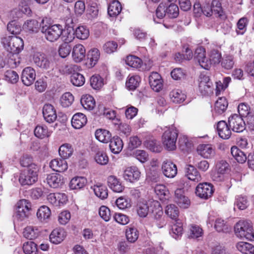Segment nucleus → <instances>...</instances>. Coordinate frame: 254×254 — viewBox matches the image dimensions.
Masks as SVG:
<instances>
[{
  "label": "nucleus",
  "instance_id": "obj_1",
  "mask_svg": "<svg viewBox=\"0 0 254 254\" xmlns=\"http://www.w3.org/2000/svg\"><path fill=\"white\" fill-rule=\"evenodd\" d=\"M138 215L141 217H145L150 213L153 218V224L157 228H161L166 224L163 217V212L160 202L157 200H149L140 202L137 209Z\"/></svg>",
  "mask_w": 254,
  "mask_h": 254
},
{
  "label": "nucleus",
  "instance_id": "obj_2",
  "mask_svg": "<svg viewBox=\"0 0 254 254\" xmlns=\"http://www.w3.org/2000/svg\"><path fill=\"white\" fill-rule=\"evenodd\" d=\"M41 32L45 38L50 42L57 41L64 32V28L61 24H47L43 20L40 25Z\"/></svg>",
  "mask_w": 254,
  "mask_h": 254
},
{
  "label": "nucleus",
  "instance_id": "obj_3",
  "mask_svg": "<svg viewBox=\"0 0 254 254\" xmlns=\"http://www.w3.org/2000/svg\"><path fill=\"white\" fill-rule=\"evenodd\" d=\"M1 43L5 49L12 54H18L24 47L22 39L16 36L4 37L1 40Z\"/></svg>",
  "mask_w": 254,
  "mask_h": 254
},
{
  "label": "nucleus",
  "instance_id": "obj_4",
  "mask_svg": "<svg viewBox=\"0 0 254 254\" xmlns=\"http://www.w3.org/2000/svg\"><path fill=\"white\" fill-rule=\"evenodd\" d=\"M234 230L237 237L246 238L249 240H254V233L251 222L247 221H239L234 226Z\"/></svg>",
  "mask_w": 254,
  "mask_h": 254
},
{
  "label": "nucleus",
  "instance_id": "obj_5",
  "mask_svg": "<svg viewBox=\"0 0 254 254\" xmlns=\"http://www.w3.org/2000/svg\"><path fill=\"white\" fill-rule=\"evenodd\" d=\"M177 130L174 128L167 129L162 135V142L165 148L169 151L176 149V141L178 138Z\"/></svg>",
  "mask_w": 254,
  "mask_h": 254
},
{
  "label": "nucleus",
  "instance_id": "obj_6",
  "mask_svg": "<svg viewBox=\"0 0 254 254\" xmlns=\"http://www.w3.org/2000/svg\"><path fill=\"white\" fill-rule=\"evenodd\" d=\"M32 169L24 170L20 173L18 180L21 186H31L37 181L39 169Z\"/></svg>",
  "mask_w": 254,
  "mask_h": 254
},
{
  "label": "nucleus",
  "instance_id": "obj_7",
  "mask_svg": "<svg viewBox=\"0 0 254 254\" xmlns=\"http://www.w3.org/2000/svg\"><path fill=\"white\" fill-rule=\"evenodd\" d=\"M214 192L213 185L210 183L199 184L196 188L195 193L201 198L207 199L210 197Z\"/></svg>",
  "mask_w": 254,
  "mask_h": 254
},
{
  "label": "nucleus",
  "instance_id": "obj_8",
  "mask_svg": "<svg viewBox=\"0 0 254 254\" xmlns=\"http://www.w3.org/2000/svg\"><path fill=\"white\" fill-rule=\"evenodd\" d=\"M35 65L43 70H47L51 67L52 62L49 57L44 53H36L32 57Z\"/></svg>",
  "mask_w": 254,
  "mask_h": 254
},
{
  "label": "nucleus",
  "instance_id": "obj_9",
  "mask_svg": "<svg viewBox=\"0 0 254 254\" xmlns=\"http://www.w3.org/2000/svg\"><path fill=\"white\" fill-rule=\"evenodd\" d=\"M229 127L236 132H242L246 129V124L243 119L237 114L232 115L228 120Z\"/></svg>",
  "mask_w": 254,
  "mask_h": 254
},
{
  "label": "nucleus",
  "instance_id": "obj_10",
  "mask_svg": "<svg viewBox=\"0 0 254 254\" xmlns=\"http://www.w3.org/2000/svg\"><path fill=\"white\" fill-rule=\"evenodd\" d=\"M216 171L212 176V179L216 182H221L224 180V175L229 170V165L225 160H220L216 165Z\"/></svg>",
  "mask_w": 254,
  "mask_h": 254
},
{
  "label": "nucleus",
  "instance_id": "obj_11",
  "mask_svg": "<svg viewBox=\"0 0 254 254\" xmlns=\"http://www.w3.org/2000/svg\"><path fill=\"white\" fill-rule=\"evenodd\" d=\"M194 58L200 66L205 69H208L210 67V61L206 57L205 50L202 47L196 49Z\"/></svg>",
  "mask_w": 254,
  "mask_h": 254
},
{
  "label": "nucleus",
  "instance_id": "obj_12",
  "mask_svg": "<svg viewBox=\"0 0 254 254\" xmlns=\"http://www.w3.org/2000/svg\"><path fill=\"white\" fill-rule=\"evenodd\" d=\"M212 85L209 76L206 75L200 76L198 88L202 95H208L212 93Z\"/></svg>",
  "mask_w": 254,
  "mask_h": 254
},
{
  "label": "nucleus",
  "instance_id": "obj_13",
  "mask_svg": "<svg viewBox=\"0 0 254 254\" xmlns=\"http://www.w3.org/2000/svg\"><path fill=\"white\" fill-rule=\"evenodd\" d=\"M162 170L164 176L169 178H174L177 174L176 165L170 161L166 160L163 162Z\"/></svg>",
  "mask_w": 254,
  "mask_h": 254
},
{
  "label": "nucleus",
  "instance_id": "obj_14",
  "mask_svg": "<svg viewBox=\"0 0 254 254\" xmlns=\"http://www.w3.org/2000/svg\"><path fill=\"white\" fill-rule=\"evenodd\" d=\"M175 201L181 208H187L190 205V200L184 194V189H177L175 192Z\"/></svg>",
  "mask_w": 254,
  "mask_h": 254
},
{
  "label": "nucleus",
  "instance_id": "obj_15",
  "mask_svg": "<svg viewBox=\"0 0 254 254\" xmlns=\"http://www.w3.org/2000/svg\"><path fill=\"white\" fill-rule=\"evenodd\" d=\"M36 72L31 67H25L21 74V80L24 84L26 86L31 85L35 79Z\"/></svg>",
  "mask_w": 254,
  "mask_h": 254
},
{
  "label": "nucleus",
  "instance_id": "obj_16",
  "mask_svg": "<svg viewBox=\"0 0 254 254\" xmlns=\"http://www.w3.org/2000/svg\"><path fill=\"white\" fill-rule=\"evenodd\" d=\"M43 114L44 119L49 123L54 122L57 118L54 107L49 104H46L44 106L43 108Z\"/></svg>",
  "mask_w": 254,
  "mask_h": 254
},
{
  "label": "nucleus",
  "instance_id": "obj_17",
  "mask_svg": "<svg viewBox=\"0 0 254 254\" xmlns=\"http://www.w3.org/2000/svg\"><path fill=\"white\" fill-rule=\"evenodd\" d=\"M140 172L136 167H130L127 168L124 171V178L130 182L133 183L139 180Z\"/></svg>",
  "mask_w": 254,
  "mask_h": 254
},
{
  "label": "nucleus",
  "instance_id": "obj_18",
  "mask_svg": "<svg viewBox=\"0 0 254 254\" xmlns=\"http://www.w3.org/2000/svg\"><path fill=\"white\" fill-rule=\"evenodd\" d=\"M149 83L152 89L156 92H159L163 87L161 76L156 72H152L149 76Z\"/></svg>",
  "mask_w": 254,
  "mask_h": 254
},
{
  "label": "nucleus",
  "instance_id": "obj_19",
  "mask_svg": "<svg viewBox=\"0 0 254 254\" xmlns=\"http://www.w3.org/2000/svg\"><path fill=\"white\" fill-rule=\"evenodd\" d=\"M46 182L51 188H58L64 183L63 177L58 173H52L47 175Z\"/></svg>",
  "mask_w": 254,
  "mask_h": 254
},
{
  "label": "nucleus",
  "instance_id": "obj_20",
  "mask_svg": "<svg viewBox=\"0 0 254 254\" xmlns=\"http://www.w3.org/2000/svg\"><path fill=\"white\" fill-rule=\"evenodd\" d=\"M50 167L53 170L59 172H64L68 168L67 162L63 158L52 160L50 163Z\"/></svg>",
  "mask_w": 254,
  "mask_h": 254
},
{
  "label": "nucleus",
  "instance_id": "obj_21",
  "mask_svg": "<svg viewBox=\"0 0 254 254\" xmlns=\"http://www.w3.org/2000/svg\"><path fill=\"white\" fill-rule=\"evenodd\" d=\"M185 176L188 179L195 182L201 180V176L196 169L192 165H187L185 168Z\"/></svg>",
  "mask_w": 254,
  "mask_h": 254
},
{
  "label": "nucleus",
  "instance_id": "obj_22",
  "mask_svg": "<svg viewBox=\"0 0 254 254\" xmlns=\"http://www.w3.org/2000/svg\"><path fill=\"white\" fill-rule=\"evenodd\" d=\"M217 129L218 133L221 138L227 139L230 137L231 131L225 121H219L217 123Z\"/></svg>",
  "mask_w": 254,
  "mask_h": 254
},
{
  "label": "nucleus",
  "instance_id": "obj_23",
  "mask_svg": "<svg viewBox=\"0 0 254 254\" xmlns=\"http://www.w3.org/2000/svg\"><path fill=\"white\" fill-rule=\"evenodd\" d=\"M86 50L81 44L75 45L72 50V56L76 63L82 61L85 57Z\"/></svg>",
  "mask_w": 254,
  "mask_h": 254
},
{
  "label": "nucleus",
  "instance_id": "obj_24",
  "mask_svg": "<svg viewBox=\"0 0 254 254\" xmlns=\"http://www.w3.org/2000/svg\"><path fill=\"white\" fill-rule=\"evenodd\" d=\"M87 118L82 113H78L73 115L71 120L72 127L76 129H79L84 126L87 123Z\"/></svg>",
  "mask_w": 254,
  "mask_h": 254
},
{
  "label": "nucleus",
  "instance_id": "obj_25",
  "mask_svg": "<svg viewBox=\"0 0 254 254\" xmlns=\"http://www.w3.org/2000/svg\"><path fill=\"white\" fill-rule=\"evenodd\" d=\"M198 154L204 158H209L215 154V150L209 144H200L197 148Z\"/></svg>",
  "mask_w": 254,
  "mask_h": 254
},
{
  "label": "nucleus",
  "instance_id": "obj_26",
  "mask_svg": "<svg viewBox=\"0 0 254 254\" xmlns=\"http://www.w3.org/2000/svg\"><path fill=\"white\" fill-rule=\"evenodd\" d=\"M108 185L116 192H121L125 189L120 180L114 176H110L108 178Z\"/></svg>",
  "mask_w": 254,
  "mask_h": 254
},
{
  "label": "nucleus",
  "instance_id": "obj_27",
  "mask_svg": "<svg viewBox=\"0 0 254 254\" xmlns=\"http://www.w3.org/2000/svg\"><path fill=\"white\" fill-rule=\"evenodd\" d=\"M123 146L122 140L118 136H114L110 140V149L114 154L119 153L122 150Z\"/></svg>",
  "mask_w": 254,
  "mask_h": 254
},
{
  "label": "nucleus",
  "instance_id": "obj_28",
  "mask_svg": "<svg viewBox=\"0 0 254 254\" xmlns=\"http://www.w3.org/2000/svg\"><path fill=\"white\" fill-rule=\"evenodd\" d=\"M65 237V232L62 229H54L50 235V241L55 244H58L62 242Z\"/></svg>",
  "mask_w": 254,
  "mask_h": 254
},
{
  "label": "nucleus",
  "instance_id": "obj_29",
  "mask_svg": "<svg viewBox=\"0 0 254 254\" xmlns=\"http://www.w3.org/2000/svg\"><path fill=\"white\" fill-rule=\"evenodd\" d=\"M211 8L212 13L216 17H219L221 19H225L226 18L225 12L222 7L221 3L218 0H213L211 2Z\"/></svg>",
  "mask_w": 254,
  "mask_h": 254
},
{
  "label": "nucleus",
  "instance_id": "obj_30",
  "mask_svg": "<svg viewBox=\"0 0 254 254\" xmlns=\"http://www.w3.org/2000/svg\"><path fill=\"white\" fill-rule=\"evenodd\" d=\"M170 234L175 239H178L183 233V224L180 220L172 222Z\"/></svg>",
  "mask_w": 254,
  "mask_h": 254
},
{
  "label": "nucleus",
  "instance_id": "obj_31",
  "mask_svg": "<svg viewBox=\"0 0 254 254\" xmlns=\"http://www.w3.org/2000/svg\"><path fill=\"white\" fill-rule=\"evenodd\" d=\"M20 164L23 167H27L26 170H32L33 168L38 169L37 165L33 162V157L30 155H23L20 159Z\"/></svg>",
  "mask_w": 254,
  "mask_h": 254
},
{
  "label": "nucleus",
  "instance_id": "obj_32",
  "mask_svg": "<svg viewBox=\"0 0 254 254\" xmlns=\"http://www.w3.org/2000/svg\"><path fill=\"white\" fill-rule=\"evenodd\" d=\"M87 183L86 179L83 177H76L72 179L69 183L71 190H78L83 188Z\"/></svg>",
  "mask_w": 254,
  "mask_h": 254
},
{
  "label": "nucleus",
  "instance_id": "obj_33",
  "mask_svg": "<svg viewBox=\"0 0 254 254\" xmlns=\"http://www.w3.org/2000/svg\"><path fill=\"white\" fill-rule=\"evenodd\" d=\"M95 135L96 139L103 143L108 142L111 138V133L109 131L104 129H97Z\"/></svg>",
  "mask_w": 254,
  "mask_h": 254
},
{
  "label": "nucleus",
  "instance_id": "obj_34",
  "mask_svg": "<svg viewBox=\"0 0 254 254\" xmlns=\"http://www.w3.org/2000/svg\"><path fill=\"white\" fill-rule=\"evenodd\" d=\"M237 250L244 254H254V246L244 242H240L236 245Z\"/></svg>",
  "mask_w": 254,
  "mask_h": 254
},
{
  "label": "nucleus",
  "instance_id": "obj_35",
  "mask_svg": "<svg viewBox=\"0 0 254 254\" xmlns=\"http://www.w3.org/2000/svg\"><path fill=\"white\" fill-rule=\"evenodd\" d=\"M231 151L232 156L238 162L243 164L247 160L248 156L246 154L238 147L233 146Z\"/></svg>",
  "mask_w": 254,
  "mask_h": 254
},
{
  "label": "nucleus",
  "instance_id": "obj_36",
  "mask_svg": "<svg viewBox=\"0 0 254 254\" xmlns=\"http://www.w3.org/2000/svg\"><path fill=\"white\" fill-rule=\"evenodd\" d=\"M122 9L121 3L118 0H114L108 6V13L110 16H116L121 12Z\"/></svg>",
  "mask_w": 254,
  "mask_h": 254
},
{
  "label": "nucleus",
  "instance_id": "obj_37",
  "mask_svg": "<svg viewBox=\"0 0 254 254\" xmlns=\"http://www.w3.org/2000/svg\"><path fill=\"white\" fill-rule=\"evenodd\" d=\"M171 101L175 103H181L184 102L186 98L185 94L179 89L173 90L169 94Z\"/></svg>",
  "mask_w": 254,
  "mask_h": 254
},
{
  "label": "nucleus",
  "instance_id": "obj_38",
  "mask_svg": "<svg viewBox=\"0 0 254 254\" xmlns=\"http://www.w3.org/2000/svg\"><path fill=\"white\" fill-rule=\"evenodd\" d=\"M93 190L95 195L101 199H105L108 197V189L106 186L103 184L94 185Z\"/></svg>",
  "mask_w": 254,
  "mask_h": 254
},
{
  "label": "nucleus",
  "instance_id": "obj_39",
  "mask_svg": "<svg viewBox=\"0 0 254 254\" xmlns=\"http://www.w3.org/2000/svg\"><path fill=\"white\" fill-rule=\"evenodd\" d=\"M23 28L30 32L37 33L39 30V22L35 19L28 20L24 23Z\"/></svg>",
  "mask_w": 254,
  "mask_h": 254
},
{
  "label": "nucleus",
  "instance_id": "obj_40",
  "mask_svg": "<svg viewBox=\"0 0 254 254\" xmlns=\"http://www.w3.org/2000/svg\"><path fill=\"white\" fill-rule=\"evenodd\" d=\"M90 83L93 89L100 90L104 84V79L98 74L93 75L90 78Z\"/></svg>",
  "mask_w": 254,
  "mask_h": 254
},
{
  "label": "nucleus",
  "instance_id": "obj_41",
  "mask_svg": "<svg viewBox=\"0 0 254 254\" xmlns=\"http://www.w3.org/2000/svg\"><path fill=\"white\" fill-rule=\"evenodd\" d=\"M81 103L85 109L88 110H93L95 106V101L93 97L88 95L82 97Z\"/></svg>",
  "mask_w": 254,
  "mask_h": 254
},
{
  "label": "nucleus",
  "instance_id": "obj_42",
  "mask_svg": "<svg viewBox=\"0 0 254 254\" xmlns=\"http://www.w3.org/2000/svg\"><path fill=\"white\" fill-rule=\"evenodd\" d=\"M73 149L69 144H64L60 146L59 149V154L62 158L65 159L72 154Z\"/></svg>",
  "mask_w": 254,
  "mask_h": 254
},
{
  "label": "nucleus",
  "instance_id": "obj_43",
  "mask_svg": "<svg viewBox=\"0 0 254 254\" xmlns=\"http://www.w3.org/2000/svg\"><path fill=\"white\" fill-rule=\"evenodd\" d=\"M96 153L95 155L94 159L97 163L101 165H105L107 164L109 161V158L106 153L103 150L97 149L95 150Z\"/></svg>",
  "mask_w": 254,
  "mask_h": 254
},
{
  "label": "nucleus",
  "instance_id": "obj_44",
  "mask_svg": "<svg viewBox=\"0 0 254 254\" xmlns=\"http://www.w3.org/2000/svg\"><path fill=\"white\" fill-rule=\"evenodd\" d=\"M228 102L224 97L219 98L215 102V111L219 114L225 112L228 107Z\"/></svg>",
  "mask_w": 254,
  "mask_h": 254
},
{
  "label": "nucleus",
  "instance_id": "obj_45",
  "mask_svg": "<svg viewBox=\"0 0 254 254\" xmlns=\"http://www.w3.org/2000/svg\"><path fill=\"white\" fill-rule=\"evenodd\" d=\"M126 235L128 242L134 243L138 238L139 232L135 227H128L126 229Z\"/></svg>",
  "mask_w": 254,
  "mask_h": 254
},
{
  "label": "nucleus",
  "instance_id": "obj_46",
  "mask_svg": "<svg viewBox=\"0 0 254 254\" xmlns=\"http://www.w3.org/2000/svg\"><path fill=\"white\" fill-rule=\"evenodd\" d=\"M51 210L47 206H42L40 207L37 212V216L39 220L41 222L48 219L51 215Z\"/></svg>",
  "mask_w": 254,
  "mask_h": 254
},
{
  "label": "nucleus",
  "instance_id": "obj_47",
  "mask_svg": "<svg viewBox=\"0 0 254 254\" xmlns=\"http://www.w3.org/2000/svg\"><path fill=\"white\" fill-rule=\"evenodd\" d=\"M126 63L130 67L137 68L141 67L142 62L138 57L133 55H130L127 57Z\"/></svg>",
  "mask_w": 254,
  "mask_h": 254
},
{
  "label": "nucleus",
  "instance_id": "obj_48",
  "mask_svg": "<svg viewBox=\"0 0 254 254\" xmlns=\"http://www.w3.org/2000/svg\"><path fill=\"white\" fill-rule=\"evenodd\" d=\"M48 127L46 126H37L34 129L35 135L40 138H44L50 135Z\"/></svg>",
  "mask_w": 254,
  "mask_h": 254
},
{
  "label": "nucleus",
  "instance_id": "obj_49",
  "mask_svg": "<svg viewBox=\"0 0 254 254\" xmlns=\"http://www.w3.org/2000/svg\"><path fill=\"white\" fill-rule=\"evenodd\" d=\"M166 214L169 216L171 219L177 221L179 216V209L174 204L168 205L165 209Z\"/></svg>",
  "mask_w": 254,
  "mask_h": 254
},
{
  "label": "nucleus",
  "instance_id": "obj_50",
  "mask_svg": "<svg viewBox=\"0 0 254 254\" xmlns=\"http://www.w3.org/2000/svg\"><path fill=\"white\" fill-rule=\"evenodd\" d=\"M70 81L75 86H81L85 83L83 75L78 72H74L70 76Z\"/></svg>",
  "mask_w": 254,
  "mask_h": 254
},
{
  "label": "nucleus",
  "instance_id": "obj_51",
  "mask_svg": "<svg viewBox=\"0 0 254 254\" xmlns=\"http://www.w3.org/2000/svg\"><path fill=\"white\" fill-rule=\"evenodd\" d=\"M39 233L38 229H34L32 226H28L24 229L23 234L26 238L32 240L37 238Z\"/></svg>",
  "mask_w": 254,
  "mask_h": 254
},
{
  "label": "nucleus",
  "instance_id": "obj_52",
  "mask_svg": "<svg viewBox=\"0 0 254 254\" xmlns=\"http://www.w3.org/2000/svg\"><path fill=\"white\" fill-rule=\"evenodd\" d=\"M167 16L171 18H176L179 13L178 6L174 3H170L169 5L166 6Z\"/></svg>",
  "mask_w": 254,
  "mask_h": 254
},
{
  "label": "nucleus",
  "instance_id": "obj_53",
  "mask_svg": "<svg viewBox=\"0 0 254 254\" xmlns=\"http://www.w3.org/2000/svg\"><path fill=\"white\" fill-rule=\"evenodd\" d=\"M88 59L89 60L91 66H94L100 57V52L97 49L94 48L90 50L87 54Z\"/></svg>",
  "mask_w": 254,
  "mask_h": 254
},
{
  "label": "nucleus",
  "instance_id": "obj_54",
  "mask_svg": "<svg viewBox=\"0 0 254 254\" xmlns=\"http://www.w3.org/2000/svg\"><path fill=\"white\" fill-rule=\"evenodd\" d=\"M74 31L76 38L79 39H86L89 35V30L84 26H78Z\"/></svg>",
  "mask_w": 254,
  "mask_h": 254
},
{
  "label": "nucleus",
  "instance_id": "obj_55",
  "mask_svg": "<svg viewBox=\"0 0 254 254\" xmlns=\"http://www.w3.org/2000/svg\"><path fill=\"white\" fill-rule=\"evenodd\" d=\"M23 252L25 254H37V245L32 241L25 243L23 246Z\"/></svg>",
  "mask_w": 254,
  "mask_h": 254
},
{
  "label": "nucleus",
  "instance_id": "obj_56",
  "mask_svg": "<svg viewBox=\"0 0 254 254\" xmlns=\"http://www.w3.org/2000/svg\"><path fill=\"white\" fill-rule=\"evenodd\" d=\"M74 101L73 96L70 92L64 93L60 99L61 104L63 107H68Z\"/></svg>",
  "mask_w": 254,
  "mask_h": 254
},
{
  "label": "nucleus",
  "instance_id": "obj_57",
  "mask_svg": "<svg viewBox=\"0 0 254 254\" xmlns=\"http://www.w3.org/2000/svg\"><path fill=\"white\" fill-rule=\"evenodd\" d=\"M140 81V77L138 76H132L126 82V86L129 90H133L139 85Z\"/></svg>",
  "mask_w": 254,
  "mask_h": 254
},
{
  "label": "nucleus",
  "instance_id": "obj_58",
  "mask_svg": "<svg viewBox=\"0 0 254 254\" xmlns=\"http://www.w3.org/2000/svg\"><path fill=\"white\" fill-rule=\"evenodd\" d=\"M234 57L232 56H226L222 59L221 65L226 69H230L234 65Z\"/></svg>",
  "mask_w": 254,
  "mask_h": 254
},
{
  "label": "nucleus",
  "instance_id": "obj_59",
  "mask_svg": "<svg viewBox=\"0 0 254 254\" xmlns=\"http://www.w3.org/2000/svg\"><path fill=\"white\" fill-rule=\"evenodd\" d=\"M215 228L219 232L227 233L229 231L228 226L225 223L224 220L220 218L216 220Z\"/></svg>",
  "mask_w": 254,
  "mask_h": 254
},
{
  "label": "nucleus",
  "instance_id": "obj_60",
  "mask_svg": "<svg viewBox=\"0 0 254 254\" xmlns=\"http://www.w3.org/2000/svg\"><path fill=\"white\" fill-rule=\"evenodd\" d=\"M209 57V61H210V64L211 63L214 64H219L222 59L221 53L218 50L215 49L212 50L210 51Z\"/></svg>",
  "mask_w": 254,
  "mask_h": 254
},
{
  "label": "nucleus",
  "instance_id": "obj_61",
  "mask_svg": "<svg viewBox=\"0 0 254 254\" xmlns=\"http://www.w3.org/2000/svg\"><path fill=\"white\" fill-rule=\"evenodd\" d=\"M145 145L146 147L150 151L153 152H160L161 150V147L155 140H150L146 142Z\"/></svg>",
  "mask_w": 254,
  "mask_h": 254
},
{
  "label": "nucleus",
  "instance_id": "obj_62",
  "mask_svg": "<svg viewBox=\"0 0 254 254\" xmlns=\"http://www.w3.org/2000/svg\"><path fill=\"white\" fill-rule=\"evenodd\" d=\"M5 79L12 83L17 82L19 76L16 71L12 70H7L4 74Z\"/></svg>",
  "mask_w": 254,
  "mask_h": 254
},
{
  "label": "nucleus",
  "instance_id": "obj_63",
  "mask_svg": "<svg viewBox=\"0 0 254 254\" xmlns=\"http://www.w3.org/2000/svg\"><path fill=\"white\" fill-rule=\"evenodd\" d=\"M99 214L100 217L107 222L110 220L111 217L110 210L106 206H101L99 210Z\"/></svg>",
  "mask_w": 254,
  "mask_h": 254
},
{
  "label": "nucleus",
  "instance_id": "obj_64",
  "mask_svg": "<svg viewBox=\"0 0 254 254\" xmlns=\"http://www.w3.org/2000/svg\"><path fill=\"white\" fill-rule=\"evenodd\" d=\"M7 29L12 34H18L20 33L21 30V26L15 21L9 22L7 24Z\"/></svg>",
  "mask_w": 254,
  "mask_h": 254
}]
</instances>
